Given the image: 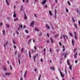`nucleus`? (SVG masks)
<instances>
[{
	"mask_svg": "<svg viewBox=\"0 0 80 80\" xmlns=\"http://www.w3.org/2000/svg\"><path fill=\"white\" fill-rule=\"evenodd\" d=\"M8 41H6L4 44V48H5V47H6V46H7V45H8Z\"/></svg>",
	"mask_w": 80,
	"mask_h": 80,
	"instance_id": "1",
	"label": "nucleus"
},
{
	"mask_svg": "<svg viewBox=\"0 0 80 80\" xmlns=\"http://www.w3.org/2000/svg\"><path fill=\"white\" fill-rule=\"evenodd\" d=\"M38 55V54H37L33 56V59H34V62H35V58H36V57H37Z\"/></svg>",
	"mask_w": 80,
	"mask_h": 80,
	"instance_id": "2",
	"label": "nucleus"
},
{
	"mask_svg": "<svg viewBox=\"0 0 80 80\" xmlns=\"http://www.w3.org/2000/svg\"><path fill=\"white\" fill-rule=\"evenodd\" d=\"M46 28L48 30H50V26H48V25L47 24H46Z\"/></svg>",
	"mask_w": 80,
	"mask_h": 80,
	"instance_id": "3",
	"label": "nucleus"
},
{
	"mask_svg": "<svg viewBox=\"0 0 80 80\" xmlns=\"http://www.w3.org/2000/svg\"><path fill=\"white\" fill-rule=\"evenodd\" d=\"M62 37H63L64 40H65V37H66L67 39H68V37H67V35H63Z\"/></svg>",
	"mask_w": 80,
	"mask_h": 80,
	"instance_id": "4",
	"label": "nucleus"
},
{
	"mask_svg": "<svg viewBox=\"0 0 80 80\" xmlns=\"http://www.w3.org/2000/svg\"><path fill=\"white\" fill-rule=\"evenodd\" d=\"M34 23L35 22H34V21H32L31 22V27H32V26H34Z\"/></svg>",
	"mask_w": 80,
	"mask_h": 80,
	"instance_id": "5",
	"label": "nucleus"
},
{
	"mask_svg": "<svg viewBox=\"0 0 80 80\" xmlns=\"http://www.w3.org/2000/svg\"><path fill=\"white\" fill-rule=\"evenodd\" d=\"M6 75H8V76H9V75H11V73H5Z\"/></svg>",
	"mask_w": 80,
	"mask_h": 80,
	"instance_id": "6",
	"label": "nucleus"
},
{
	"mask_svg": "<svg viewBox=\"0 0 80 80\" xmlns=\"http://www.w3.org/2000/svg\"><path fill=\"white\" fill-rule=\"evenodd\" d=\"M2 68L3 69V70H4V71H7V68H6V67H2Z\"/></svg>",
	"mask_w": 80,
	"mask_h": 80,
	"instance_id": "7",
	"label": "nucleus"
},
{
	"mask_svg": "<svg viewBox=\"0 0 80 80\" xmlns=\"http://www.w3.org/2000/svg\"><path fill=\"white\" fill-rule=\"evenodd\" d=\"M23 6H21V8H20V10L21 12L23 10Z\"/></svg>",
	"mask_w": 80,
	"mask_h": 80,
	"instance_id": "8",
	"label": "nucleus"
},
{
	"mask_svg": "<svg viewBox=\"0 0 80 80\" xmlns=\"http://www.w3.org/2000/svg\"><path fill=\"white\" fill-rule=\"evenodd\" d=\"M60 74H61V77H64V76H65V75H63L61 72H60Z\"/></svg>",
	"mask_w": 80,
	"mask_h": 80,
	"instance_id": "9",
	"label": "nucleus"
},
{
	"mask_svg": "<svg viewBox=\"0 0 80 80\" xmlns=\"http://www.w3.org/2000/svg\"><path fill=\"white\" fill-rule=\"evenodd\" d=\"M50 68L51 70H55V68L53 67H51Z\"/></svg>",
	"mask_w": 80,
	"mask_h": 80,
	"instance_id": "10",
	"label": "nucleus"
},
{
	"mask_svg": "<svg viewBox=\"0 0 80 80\" xmlns=\"http://www.w3.org/2000/svg\"><path fill=\"white\" fill-rule=\"evenodd\" d=\"M50 40H51V43H53V39H52V38H50Z\"/></svg>",
	"mask_w": 80,
	"mask_h": 80,
	"instance_id": "11",
	"label": "nucleus"
},
{
	"mask_svg": "<svg viewBox=\"0 0 80 80\" xmlns=\"http://www.w3.org/2000/svg\"><path fill=\"white\" fill-rule=\"evenodd\" d=\"M6 0V2L7 5H9V3L8 2V1H7V0Z\"/></svg>",
	"mask_w": 80,
	"mask_h": 80,
	"instance_id": "12",
	"label": "nucleus"
},
{
	"mask_svg": "<svg viewBox=\"0 0 80 80\" xmlns=\"http://www.w3.org/2000/svg\"><path fill=\"white\" fill-rule=\"evenodd\" d=\"M13 17L14 18H16V14H15V12H14V14L13 15Z\"/></svg>",
	"mask_w": 80,
	"mask_h": 80,
	"instance_id": "13",
	"label": "nucleus"
},
{
	"mask_svg": "<svg viewBox=\"0 0 80 80\" xmlns=\"http://www.w3.org/2000/svg\"><path fill=\"white\" fill-rule=\"evenodd\" d=\"M46 3V0H45L43 1L42 2V3L43 4H44V3Z\"/></svg>",
	"mask_w": 80,
	"mask_h": 80,
	"instance_id": "14",
	"label": "nucleus"
},
{
	"mask_svg": "<svg viewBox=\"0 0 80 80\" xmlns=\"http://www.w3.org/2000/svg\"><path fill=\"white\" fill-rule=\"evenodd\" d=\"M25 32L26 33H28V31L27 29L25 30Z\"/></svg>",
	"mask_w": 80,
	"mask_h": 80,
	"instance_id": "15",
	"label": "nucleus"
},
{
	"mask_svg": "<svg viewBox=\"0 0 80 80\" xmlns=\"http://www.w3.org/2000/svg\"><path fill=\"white\" fill-rule=\"evenodd\" d=\"M29 56L30 57V58H32V57H31V53H30V52H29Z\"/></svg>",
	"mask_w": 80,
	"mask_h": 80,
	"instance_id": "16",
	"label": "nucleus"
},
{
	"mask_svg": "<svg viewBox=\"0 0 80 80\" xmlns=\"http://www.w3.org/2000/svg\"><path fill=\"white\" fill-rule=\"evenodd\" d=\"M24 18L25 20H27V15L25 14Z\"/></svg>",
	"mask_w": 80,
	"mask_h": 80,
	"instance_id": "17",
	"label": "nucleus"
},
{
	"mask_svg": "<svg viewBox=\"0 0 80 80\" xmlns=\"http://www.w3.org/2000/svg\"><path fill=\"white\" fill-rule=\"evenodd\" d=\"M74 37L76 40H77L78 39V38L77 37V35H74Z\"/></svg>",
	"mask_w": 80,
	"mask_h": 80,
	"instance_id": "18",
	"label": "nucleus"
},
{
	"mask_svg": "<svg viewBox=\"0 0 80 80\" xmlns=\"http://www.w3.org/2000/svg\"><path fill=\"white\" fill-rule=\"evenodd\" d=\"M41 75H39V77L38 78V80H40V78H41Z\"/></svg>",
	"mask_w": 80,
	"mask_h": 80,
	"instance_id": "19",
	"label": "nucleus"
},
{
	"mask_svg": "<svg viewBox=\"0 0 80 80\" xmlns=\"http://www.w3.org/2000/svg\"><path fill=\"white\" fill-rule=\"evenodd\" d=\"M2 33H3V35H5V31L2 30Z\"/></svg>",
	"mask_w": 80,
	"mask_h": 80,
	"instance_id": "20",
	"label": "nucleus"
},
{
	"mask_svg": "<svg viewBox=\"0 0 80 80\" xmlns=\"http://www.w3.org/2000/svg\"><path fill=\"white\" fill-rule=\"evenodd\" d=\"M18 62H19V65H20V59H18Z\"/></svg>",
	"mask_w": 80,
	"mask_h": 80,
	"instance_id": "21",
	"label": "nucleus"
},
{
	"mask_svg": "<svg viewBox=\"0 0 80 80\" xmlns=\"http://www.w3.org/2000/svg\"><path fill=\"white\" fill-rule=\"evenodd\" d=\"M49 13L51 15H52V12H51V11H49Z\"/></svg>",
	"mask_w": 80,
	"mask_h": 80,
	"instance_id": "22",
	"label": "nucleus"
},
{
	"mask_svg": "<svg viewBox=\"0 0 80 80\" xmlns=\"http://www.w3.org/2000/svg\"><path fill=\"white\" fill-rule=\"evenodd\" d=\"M72 44H74V43H75V42H74V41L73 39H72Z\"/></svg>",
	"mask_w": 80,
	"mask_h": 80,
	"instance_id": "23",
	"label": "nucleus"
},
{
	"mask_svg": "<svg viewBox=\"0 0 80 80\" xmlns=\"http://www.w3.org/2000/svg\"><path fill=\"white\" fill-rule=\"evenodd\" d=\"M72 20H73V22H74V23H75V20H74V18H72Z\"/></svg>",
	"mask_w": 80,
	"mask_h": 80,
	"instance_id": "24",
	"label": "nucleus"
},
{
	"mask_svg": "<svg viewBox=\"0 0 80 80\" xmlns=\"http://www.w3.org/2000/svg\"><path fill=\"white\" fill-rule=\"evenodd\" d=\"M7 27L8 28V27H9L10 26L9 25V24H6Z\"/></svg>",
	"mask_w": 80,
	"mask_h": 80,
	"instance_id": "25",
	"label": "nucleus"
},
{
	"mask_svg": "<svg viewBox=\"0 0 80 80\" xmlns=\"http://www.w3.org/2000/svg\"><path fill=\"white\" fill-rule=\"evenodd\" d=\"M66 11L67 13H68V10L67 8L66 9Z\"/></svg>",
	"mask_w": 80,
	"mask_h": 80,
	"instance_id": "26",
	"label": "nucleus"
},
{
	"mask_svg": "<svg viewBox=\"0 0 80 80\" xmlns=\"http://www.w3.org/2000/svg\"><path fill=\"white\" fill-rule=\"evenodd\" d=\"M69 34L70 35V36H72V37H73V36H72V33H71L70 32H69Z\"/></svg>",
	"mask_w": 80,
	"mask_h": 80,
	"instance_id": "27",
	"label": "nucleus"
},
{
	"mask_svg": "<svg viewBox=\"0 0 80 80\" xmlns=\"http://www.w3.org/2000/svg\"><path fill=\"white\" fill-rule=\"evenodd\" d=\"M69 69L70 70H72V66H69Z\"/></svg>",
	"mask_w": 80,
	"mask_h": 80,
	"instance_id": "28",
	"label": "nucleus"
},
{
	"mask_svg": "<svg viewBox=\"0 0 80 80\" xmlns=\"http://www.w3.org/2000/svg\"><path fill=\"white\" fill-rule=\"evenodd\" d=\"M67 63L68 64V65H70V63H69V62H68V60L67 62Z\"/></svg>",
	"mask_w": 80,
	"mask_h": 80,
	"instance_id": "29",
	"label": "nucleus"
},
{
	"mask_svg": "<svg viewBox=\"0 0 80 80\" xmlns=\"http://www.w3.org/2000/svg\"><path fill=\"white\" fill-rule=\"evenodd\" d=\"M63 49H62V51H63V52H64V51H65V47L63 46Z\"/></svg>",
	"mask_w": 80,
	"mask_h": 80,
	"instance_id": "30",
	"label": "nucleus"
},
{
	"mask_svg": "<svg viewBox=\"0 0 80 80\" xmlns=\"http://www.w3.org/2000/svg\"><path fill=\"white\" fill-rule=\"evenodd\" d=\"M14 22H16V21H18V19L16 18L14 19Z\"/></svg>",
	"mask_w": 80,
	"mask_h": 80,
	"instance_id": "31",
	"label": "nucleus"
},
{
	"mask_svg": "<svg viewBox=\"0 0 80 80\" xmlns=\"http://www.w3.org/2000/svg\"><path fill=\"white\" fill-rule=\"evenodd\" d=\"M46 49L45 48H44L43 49V52H46Z\"/></svg>",
	"mask_w": 80,
	"mask_h": 80,
	"instance_id": "32",
	"label": "nucleus"
},
{
	"mask_svg": "<svg viewBox=\"0 0 80 80\" xmlns=\"http://www.w3.org/2000/svg\"><path fill=\"white\" fill-rule=\"evenodd\" d=\"M68 3L69 5H70V2L69 1H68Z\"/></svg>",
	"mask_w": 80,
	"mask_h": 80,
	"instance_id": "33",
	"label": "nucleus"
},
{
	"mask_svg": "<svg viewBox=\"0 0 80 80\" xmlns=\"http://www.w3.org/2000/svg\"><path fill=\"white\" fill-rule=\"evenodd\" d=\"M18 58H20V54H18Z\"/></svg>",
	"mask_w": 80,
	"mask_h": 80,
	"instance_id": "34",
	"label": "nucleus"
},
{
	"mask_svg": "<svg viewBox=\"0 0 80 80\" xmlns=\"http://www.w3.org/2000/svg\"><path fill=\"white\" fill-rule=\"evenodd\" d=\"M55 14H57V10L56 9L55 10Z\"/></svg>",
	"mask_w": 80,
	"mask_h": 80,
	"instance_id": "35",
	"label": "nucleus"
},
{
	"mask_svg": "<svg viewBox=\"0 0 80 80\" xmlns=\"http://www.w3.org/2000/svg\"><path fill=\"white\" fill-rule=\"evenodd\" d=\"M76 11L77 12V13H78V12H79V9H77L76 10Z\"/></svg>",
	"mask_w": 80,
	"mask_h": 80,
	"instance_id": "36",
	"label": "nucleus"
},
{
	"mask_svg": "<svg viewBox=\"0 0 80 80\" xmlns=\"http://www.w3.org/2000/svg\"><path fill=\"white\" fill-rule=\"evenodd\" d=\"M21 25L20 26V28H22V27H23V26H22V24H21Z\"/></svg>",
	"mask_w": 80,
	"mask_h": 80,
	"instance_id": "37",
	"label": "nucleus"
},
{
	"mask_svg": "<svg viewBox=\"0 0 80 80\" xmlns=\"http://www.w3.org/2000/svg\"><path fill=\"white\" fill-rule=\"evenodd\" d=\"M74 35H77V33L76 32H74Z\"/></svg>",
	"mask_w": 80,
	"mask_h": 80,
	"instance_id": "38",
	"label": "nucleus"
},
{
	"mask_svg": "<svg viewBox=\"0 0 80 80\" xmlns=\"http://www.w3.org/2000/svg\"><path fill=\"white\" fill-rule=\"evenodd\" d=\"M39 36H40V37L41 36H42V32H41L40 34H38Z\"/></svg>",
	"mask_w": 80,
	"mask_h": 80,
	"instance_id": "39",
	"label": "nucleus"
},
{
	"mask_svg": "<svg viewBox=\"0 0 80 80\" xmlns=\"http://www.w3.org/2000/svg\"><path fill=\"white\" fill-rule=\"evenodd\" d=\"M77 48H74V52H76V51L77 50Z\"/></svg>",
	"mask_w": 80,
	"mask_h": 80,
	"instance_id": "40",
	"label": "nucleus"
},
{
	"mask_svg": "<svg viewBox=\"0 0 80 80\" xmlns=\"http://www.w3.org/2000/svg\"><path fill=\"white\" fill-rule=\"evenodd\" d=\"M10 67L11 70H12V66H10Z\"/></svg>",
	"mask_w": 80,
	"mask_h": 80,
	"instance_id": "41",
	"label": "nucleus"
},
{
	"mask_svg": "<svg viewBox=\"0 0 80 80\" xmlns=\"http://www.w3.org/2000/svg\"><path fill=\"white\" fill-rule=\"evenodd\" d=\"M44 7H46V8H47V7H48V6L47 4H46L45 5Z\"/></svg>",
	"mask_w": 80,
	"mask_h": 80,
	"instance_id": "42",
	"label": "nucleus"
},
{
	"mask_svg": "<svg viewBox=\"0 0 80 80\" xmlns=\"http://www.w3.org/2000/svg\"><path fill=\"white\" fill-rule=\"evenodd\" d=\"M47 35L48 37H49V34H48V33H47Z\"/></svg>",
	"mask_w": 80,
	"mask_h": 80,
	"instance_id": "43",
	"label": "nucleus"
},
{
	"mask_svg": "<svg viewBox=\"0 0 80 80\" xmlns=\"http://www.w3.org/2000/svg\"><path fill=\"white\" fill-rule=\"evenodd\" d=\"M46 42L47 43H50V41L48 40H47L46 41Z\"/></svg>",
	"mask_w": 80,
	"mask_h": 80,
	"instance_id": "44",
	"label": "nucleus"
},
{
	"mask_svg": "<svg viewBox=\"0 0 80 80\" xmlns=\"http://www.w3.org/2000/svg\"><path fill=\"white\" fill-rule=\"evenodd\" d=\"M26 75H27V74L24 73V78H26Z\"/></svg>",
	"mask_w": 80,
	"mask_h": 80,
	"instance_id": "45",
	"label": "nucleus"
},
{
	"mask_svg": "<svg viewBox=\"0 0 80 80\" xmlns=\"http://www.w3.org/2000/svg\"><path fill=\"white\" fill-rule=\"evenodd\" d=\"M74 27H75L76 28H77V24H74Z\"/></svg>",
	"mask_w": 80,
	"mask_h": 80,
	"instance_id": "46",
	"label": "nucleus"
},
{
	"mask_svg": "<svg viewBox=\"0 0 80 80\" xmlns=\"http://www.w3.org/2000/svg\"><path fill=\"white\" fill-rule=\"evenodd\" d=\"M16 33L18 34V35H19V32L17 31H16Z\"/></svg>",
	"mask_w": 80,
	"mask_h": 80,
	"instance_id": "47",
	"label": "nucleus"
},
{
	"mask_svg": "<svg viewBox=\"0 0 80 80\" xmlns=\"http://www.w3.org/2000/svg\"><path fill=\"white\" fill-rule=\"evenodd\" d=\"M59 43L60 46H61L62 45V43H61V42H59Z\"/></svg>",
	"mask_w": 80,
	"mask_h": 80,
	"instance_id": "48",
	"label": "nucleus"
},
{
	"mask_svg": "<svg viewBox=\"0 0 80 80\" xmlns=\"http://www.w3.org/2000/svg\"><path fill=\"white\" fill-rule=\"evenodd\" d=\"M67 54L66 53L65 55H64L65 58H66V57H67Z\"/></svg>",
	"mask_w": 80,
	"mask_h": 80,
	"instance_id": "49",
	"label": "nucleus"
},
{
	"mask_svg": "<svg viewBox=\"0 0 80 80\" xmlns=\"http://www.w3.org/2000/svg\"><path fill=\"white\" fill-rule=\"evenodd\" d=\"M31 39H30L29 40V41L28 42V43H30V42H31Z\"/></svg>",
	"mask_w": 80,
	"mask_h": 80,
	"instance_id": "50",
	"label": "nucleus"
},
{
	"mask_svg": "<svg viewBox=\"0 0 80 80\" xmlns=\"http://www.w3.org/2000/svg\"><path fill=\"white\" fill-rule=\"evenodd\" d=\"M75 63H78V60H76L75 61Z\"/></svg>",
	"mask_w": 80,
	"mask_h": 80,
	"instance_id": "51",
	"label": "nucleus"
},
{
	"mask_svg": "<svg viewBox=\"0 0 80 80\" xmlns=\"http://www.w3.org/2000/svg\"><path fill=\"white\" fill-rule=\"evenodd\" d=\"M34 51H35V50H33V49H32L31 50V52H34Z\"/></svg>",
	"mask_w": 80,
	"mask_h": 80,
	"instance_id": "52",
	"label": "nucleus"
},
{
	"mask_svg": "<svg viewBox=\"0 0 80 80\" xmlns=\"http://www.w3.org/2000/svg\"><path fill=\"white\" fill-rule=\"evenodd\" d=\"M74 58H76L77 57V55L76 54H74Z\"/></svg>",
	"mask_w": 80,
	"mask_h": 80,
	"instance_id": "53",
	"label": "nucleus"
},
{
	"mask_svg": "<svg viewBox=\"0 0 80 80\" xmlns=\"http://www.w3.org/2000/svg\"><path fill=\"white\" fill-rule=\"evenodd\" d=\"M23 48H22L21 49V52H23Z\"/></svg>",
	"mask_w": 80,
	"mask_h": 80,
	"instance_id": "54",
	"label": "nucleus"
},
{
	"mask_svg": "<svg viewBox=\"0 0 80 80\" xmlns=\"http://www.w3.org/2000/svg\"><path fill=\"white\" fill-rule=\"evenodd\" d=\"M57 52H59V50L58 49H57Z\"/></svg>",
	"mask_w": 80,
	"mask_h": 80,
	"instance_id": "55",
	"label": "nucleus"
},
{
	"mask_svg": "<svg viewBox=\"0 0 80 80\" xmlns=\"http://www.w3.org/2000/svg\"><path fill=\"white\" fill-rule=\"evenodd\" d=\"M55 15L54 16V18H56V17H57V16H56V15L57 14H55Z\"/></svg>",
	"mask_w": 80,
	"mask_h": 80,
	"instance_id": "56",
	"label": "nucleus"
},
{
	"mask_svg": "<svg viewBox=\"0 0 80 80\" xmlns=\"http://www.w3.org/2000/svg\"><path fill=\"white\" fill-rule=\"evenodd\" d=\"M27 70H26V72H25L24 74H27Z\"/></svg>",
	"mask_w": 80,
	"mask_h": 80,
	"instance_id": "57",
	"label": "nucleus"
},
{
	"mask_svg": "<svg viewBox=\"0 0 80 80\" xmlns=\"http://www.w3.org/2000/svg\"><path fill=\"white\" fill-rule=\"evenodd\" d=\"M34 49H35V50L36 49H37V48L36 47V46H34Z\"/></svg>",
	"mask_w": 80,
	"mask_h": 80,
	"instance_id": "58",
	"label": "nucleus"
},
{
	"mask_svg": "<svg viewBox=\"0 0 80 80\" xmlns=\"http://www.w3.org/2000/svg\"><path fill=\"white\" fill-rule=\"evenodd\" d=\"M26 2L27 3H28V2H29V0H26Z\"/></svg>",
	"mask_w": 80,
	"mask_h": 80,
	"instance_id": "59",
	"label": "nucleus"
},
{
	"mask_svg": "<svg viewBox=\"0 0 80 80\" xmlns=\"http://www.w3.org/2000/svg\"><path fill=\"white\" fill-rule=\"evenodd\" d=\"M3 25V23H2V22H1L0 23V25L1 26H2V25Z\"/></svg>",
	"mask_w": 80,
	"mask_h": 80,
	"instance_id": "60",
	"label": "nucleus"
},
{
	"mask_svg": "<svg viewBox=\"0 0 80 80\" xmlns=\"http://www.w3.org/2000/svg\"><path fill=\"white\" fill-rule=\"evenodd\" d=\"M62 36H61L60 38V39H62Z\"/></svg>",
	"mask_w": 80,
	"mask_h": 80,
	"instance_id": "61",
	"label": "nucleus"
},
{
	"mask_svg": "<svg viewBox=\"0 0 80 80\" xmlns=\"http://www.w3.org/2000/svg\"><path fill=\"white\" fill-rule=\"evenodd\" d=\"M50 52H52V49L51 48L50 49Z\"/></svg>",
	"mask_w": 80,
	"mask_h": 80,
	"instance_id": "62",
	"label": "nucleus"
},
{
	"mask_svg": "<svg viewBox=\"0 0 80 80\" xmlns=\"http://www.w3.org/2000/svg\"><path fill=\"white\" fill-rule=\"evenodd\" d=\"M26 27V26L24 25L23 27V28H25Z\"/></svg>",
	"mask_w": 80,
	"mask_h": 80,
	"instance_id": "63",
	"label": "nucleus"
},
{
	"mask_svg": "<svg viewBox=\"0 0 80 80\" xmlns=\"http://www.w3.org/2000/svg\"><path fill=\"white\" fill-rule=\"evenodd\" d=\"M78 24L80 25V21H78Z\"/></svg>",
	"mask_w": 80,
	"mask_h": 80,
	"instance_id": "64",
	"label": "nucleus"
}]
</instances>
